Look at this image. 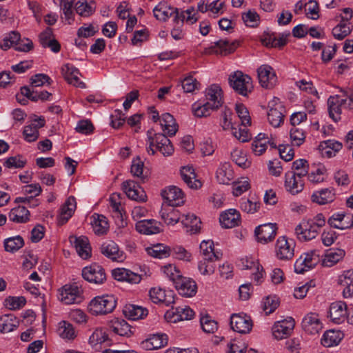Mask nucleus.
<instances>
[{
  "label": "nucleus",
  "mask_w": 353,
  "mask_h": 353,
  "mask_svg": "<svg viewBox=\"0 0 353 353\" xmlns=\"http://www.w3.org/2000/svg\"><path fill=\"white\" fill-rule=\"evenodd\" d=\"M203 260L198 265L199 270L203 275L212 274L215 271L214 261L222 257V253L214 252L212 241H203L200 244Z\"/></svg>",
  "instance_id": "nucleus-1"
},
{
  "label": "nucleus",
  "mask_w": 353,
  "mask_h": 353,
  "mask_svg": "<svg viewBox=\"0 0 353 353\" xmlns=\"http://www.w3.org/2000/svg\"><path fill=\"white\" fill-rule=\"evenodd\" d=\"M148 139L150 141V145L148 148V152L152 155L156 153L153 149H156L161 152L164 156H170L174 152V147L170 140L163 133H154V130L150 129L147 132Z\"/></svg>",
  "instance_id": "nucleus-2"
},
{
  "label": "nucleus",
  "mask_w": 353,
  "mask_h": 353,
  "mask_svg": "<svg viewBox=\"0 0 353 353\" xmlns=\"http://www.w3.org/2000/svg\"><path fill=\"white\" fill-rule=\"evenodd\" d=\"M117 305V300L112 295H103L94 297L88 305V310L94 315H104L112 312Z\"/></svg>",
  "instance_id": "nucleus-3"
},
{
  "label": "nucleus",
  "mask_w": 353,
  "mask_h": 353,
  "mask_svg": "<svg viewBox=\"0 0 353 353\" xmlns=\"http://www.w3.org/2000/svg\"><path fill=\"white\" fill-rule=\"evenodd\" d=\"M228 81L234 90L242 96L246 97L252 92L253 86L251 77L241 71L238 70L230 74Z\"/></svg>",
  "instance_id": "nucleus-4"
},
{
  "label": "nucleus",
  "mask_w": 353,
  "mask_h": 353,
  "mask_svg": "<svg viewBox=\"0 0 353 353\" xmlns=\"http://www.w3.org/2000/svg\"><path fill=\"white\" fill-rule=\"evenodd\" d=\"M154 16L157 19L166 21L170 17L174 16V23L183 26L185 20L183 12H179L177 8L168 6L165 2L159 3L153 10Z\"/></svg>",
  "instance_id": "nucleus-5"
},
{
  "label": "nucleus",
  "mask_w": 353,
  "mask_h": 353,
  "mask_svg": "<svg viewBox=\"0 0 353 353\" xmlns=\"http://www.w3.org/2000/svg\"><path fill=\"white\" fill-rule=\"evenodd\" d=\"M176 273H171L170 280L173 281L176 289L183 296L192 297L196 293L197 286L193 280L187 279L179 275V272L174 268Z\"/></svg>",
  "instance_id": "nucleus-6"
},
{
  "label": "nucleus",
  "mask_w": 353,
  "mask_h": 353,
  "mask_svg": "<svg viewBox=\"0 0 353 353\" xmlns=\"http://www.w3.org/2000/svg\"><path fill=\"white\" fill-rule=\"evenodd\" d=\"M81 274L85 281L95 284H103L106 280L104 268L97 263L83 268Z\"/></svg>",
  "instance_id": "nucleus-7"
},
{
  "label": "nucleus",
  "mask_w": 353,
  "mask_h": 353,
  "mask_svg": "<svg viewBox=\"0 0 353 353\" xmlns=\"http://www.w3.org/2000/svg\"><path fill=\"white\" fill-rule=\"evenodd\" d=\"M122 190L127 196L139 202H145L147 199L145 191L133 180H127L122 183Z\"/></svg>",
  "instance_id": "nucleus-8"
},
{
  "label": "nucleus",
  "mask_w": 353,
  "mask_h": 353,
  "mask_svg": "<svg viewBox=\"0 0 353 353\" xmlns=\"http://www.w3.org/2000/svg\"><path fill=\"white\" fill-rule=\"evenodd\" d=\"M320 228L311 224L309 220H303L295 228L297 237L301 241H310L314 239L319 234Z\"/></svg>",
  "instance_id": "nucleus-9"
},
{
  "label": "nucleus",
  "mask_w": 353,
  "mask_h": 353,
  "mask_svg": "<svg viewBox=\"0 0 353 353\" xmlns=\"http://www.w3.org/2000/svg\"><path fill=\"white\" fill-rule=\"evenodd\" d=\"M101 252L112 261L121 262L125 258L124 252L121 250L118 245L113 241H105L100 248Z\"/></svg>",
  "instance_id": "nucleus-10"
},
{
  "label": "nucleus",
  "mask_w": 353,
  "mask_h": 353,
  "mask_svg": "<svg viewBox=\"0 0 353 353\" xmlns=\"http://www.w3.org/2000/svg\"><path fill=\"white\" fill-rule=\"evenodd\" d=\"M230 326L234 331L241 334L249 333L252 327V321L250 316L233 314L230 317Z\"/></svg>",
  "instance_id": "nucleus-11"
},
{
  "label": "nucleus",
  "mask_w": 353,
  "mask_h": 353,
  "mask_svg": "<svg viewBox=\"0 0 353 353\" xmlns=\"http://www.w3.org/2000/svg\"><path fill=\"white\" fill-rule=\"evenodd\" d=\"M194 316V312L189 307H172L165 314V319L173 323L180 321L190 320Z\"/></svg>",
  "instance_id": "nucleus-12"
},
{
  "label": "nucleus",
  "mask_w": 353,
  "mask_h": 353,
  "mask_svg": "<svg viewBox=\"0 0 353 353\" xmlns=\"http://www.w3.org/2000/svg\"><path fill=\"white\" fill-rule=\"evenodd\" d=\"M258 78L263 88H272L276 82V76L271 66L263 65L257 70Z\"/></svg>",
  "instance_id": "nucleus-13"
},
{
  "label": "nucleus",
  "mask_w": 353,
  "mask_h": 353,
  "mask_svg": "<svg viewBox=\"0 0 353 353\" xmlns=\"http://www.w3.org/2000/svg\"><path fill=\"white\" fill-rule=\"evenodd\" d=\"M276 231V223H266L256 227L254 234L257 241L265 244L274 239Z\"/></svg>",
  "instance_id": "nucleus-14"
},
{
  "label": "nucleus",
  "mask_w": 353,
  "mask_h": 353,
  "mask_svg": "<svg viewBox=\"0 0 353 353\" xmlns=\"http://www.w3.org/2000/svg\"><path fill=\"white\" fill-rule=\"evenodd\" d=\"M82 290L77 285H65L61 292V301L65 304L79 303Z\"/></svg>",
  "instance_id": "nucleus-15"
},
{
  "label": "nucleus",
  "mask_w": 353,
  "mask_h": 353,
  "mask_svg": "<svg viewBox=\"0 0 353 353\" xmlns=\"http://www.w3.org/2000/svg\"><path fill=\"white\" fill-rule=\"evenodd\" d=\"M295 322L293 318L277 321L272 327V333L275 339H282L287 338L294 327Z\"/></svg>",
  "instance_id": "nucleus-16"
},
{
  "label": "nucleus",
  "mask_w": 353,
  "mask_h": 353,
  "mask_svg": "<svg viewBox=\"0 0 353 353\" xmlns=\"http://www.w3.org/2000/svg\"><path fill=\"white\" fill-rule=\"evenodd\" d=\"M69 241L74 246L78 254L82 259H87L90 256L91 248L88 237L85 236H81L79 237L70 236Z\"/></svg>",
  "instance_id": "nucleus-17"
},
{
  "label": "nucleus",
  "mask_w": 353,
  "mask_h": 353,
  "mask_svg": "<svg viewBox=\"0 0 353 353\" xmlns=\"http://www.w3.org/2000/svg\"><path fill=\"white\" fill-rule=\"evenodd\" d=\"M238 46V42L230 43L228 39H220L209 48V52L216 54L228 55L232 53Z\"/></svg>",
  "instance_id": "nucleus-18"
},
{
  "label": "nucleus",
  "mask_w": 353,
  "mask_h": 353,
  "mask_svg": "<svg viewBox=\"0 0 353 353\" xmlns=\"http://www.w3.org/2000/svg\"><path fill=\"white\" fill-rule=\"evenodd\" d=\"M276 254L280 260H290L294 256V248L285 236H281L276 244Z\"/></svg>",
  "instance_id": "nucleus-19"
},
{
  "label": "nucleus",
  "mask_w": 353,
  "mask_h": 353,
  "mask_svg": "<svg viewBox=\"0 0 353 353\" xmlns=\"http://www.w3.org/2000/svg\"><path fill=\"white\" fill-rule=\"evenodd\" d=\"M205 97L208 102L211 103V110H217L223 103V90L221 87L216 84H212L205 90Z\"/></svg>",
  "instance_id": "nucleus-20"
},
{
  "label": "nucleus",
  "mask_w": 353,
  "mask_h": 353,
  "mask_svg": "<svg viewBox=\"0 0 353 353\" xmlns=\"http://www.w3.org/2000/svg\"><path fill=\"white\" fill-rule=\"evenodd\" d=\"M301 325L306 332L311 334L319 333L322 328L319 315L312 312L303 318Z\"/></svg>",
  "instance_id": "nucleus-21"
},
{
  "label": "nucleus",
  "mask_w": 353,
  "mask_h": 353,
  "mask_svg": "<svg viewBox=\"0 0 353 353\" xmlns=\"http://www.w3.org/2000/svg\"><path fill=\"white\" fill-rule=\"evenodd\" d=\"M285 187L288 192L296 194L303 190L304 183L296 176L294 171H289L285 173Z\"/></svg>",
  "instance_id": "nucleus-22"
},
{
  "label": "nucleus",
  "mask_w": 353,
  "mask_h": 353,
  "mask_svg": "<svg viewBox=\"0 0 353 353\" xmlns=\"http://www.w3.org/2000/svg\"><path fill=\"white\" fill-rule=\"evenodd\" d=\"M168 340L165 334H152L141 343V347L146 350L159 349L166 345Z\"/></svg>",
  "instance_id": "nucleus-23"
},
{
  "label": "nucleus",
  "mask_w": 353,
  "mask_h": 353,
  "mask_svg": "<svg viewBox=\"0 0 353 353\" xmlns=\"http://www.w3.org/2000/svg\"><path fill=\"white\" fill-rule=\"evenodd\" d=\"M113 278L119 281H126L130 283H139L141 276L128 269L115 268L112 271Z\"/></svg>",
  "instance_id": "nucleus-24"
},
{
  "label": "nucleus",
  "mask_w": 353,
  "mask_h": 353,
  "mask_svg": "<svg viewBox=\"0 0 353 353\" xmlns=\"http://www.w3.org/2000/svg\"><path fill=\"white\" fill-rule=\"evenodd\" d=\"M160 223L154 219H144L138 221L135 225L137 231L143 234H154L161 232Z\"/></svg>",
  "instance_id": "nucleus-25"
},
{
  "label": "nucleus",
  "mask_w": 353,
  "mask_h": 353,
  "mask_svg": "<svg viewBox=\"0 0 353 353\" xmlns=\"http://www.w3.org/2000/svg\"><path fill=\"white\" fill-rule=\"evenodd\" d=\"M347 315V305L343 301L332 303L330 307V317L336 323L344 321Z\"/></svg>",
  "instance_id": "nucleus-26"
},
{
  "label": "nucleus",
  "mask_w": 353,
  "mask_h": 353,
  "mask_svg": "<svg viewBox=\"0 0 353 353\" xmlns=\"http://www.w3.org/2000/svg\"><path fill=\"white\" fill-rule=\"evenodd\" d=\"M219 221L224 228H232L240 223V214L234 209H230L220 215Z\"/></svg>",
  "instance_id": "nucleus-27"
},
{
  "label": "nucleus",
  "mask_w": 353,
  "mask_h": 353,
  "mask_svg": "<svg viewBox=\"0 0 353 353\" xmlns=\"http://www.w3.org/2000/svg\"><path fill=\"white\" fill-rule=\"evenodd\" d=\"M61 70L65 79L68 83L80 88L85 87V83L79 80V75L80 74V72L77 68L74 66H70L69 64H66L62 68Z\"/></svg>",
  "instance_id": "nucleus-28"
},
{
  "label": "nucleus",
  "mask_w": 353,
  "mask_h": 353,
  "mask_svg": "<svg viewBox=\"0 0 353 353\" xmlns=\"http://www.w3.org/2000/svg\"><path fill=\"white\" fill-rule=\"evenodd\" d=\"M161 196L170 206L173 207L179 204V202L176 201L183 199V193L180 188L171 186L162 190Z\"/></svg>",
  "instance_id": "nucleus-29"
},
{
  "label": "nucleus",
  "mask_w": 353,
  "mask_h": 353,
  "mask_svg": "<svg viewBox=\"0 0 353 353\" xmlns=\"http://www.w3.org/2000/svg\"><path fill=\"white\" fill-rule=\"evenodd\" d=\"M181 176L184 182L192 189H198L201 187V182L195 179L196 174L192 166H184L181 169Z\"/></svg>",
  "instance_id": "nucleus-30"
},
{
  "label": "nucleus",
  "mask_w": 353,
  "mask_h": 353,
  "mask_svg": "<svg viewBox=\"0 0 353 353\" xmlns=\"http://www.w3.org/2000/svg\"><path fill=\"white\" fill-rule=\"evenodd\" d=\"M312 201L319 205H325L332 202L335 199L334 188H325L314 192L311 196Z\"/></svg>",
  "instance_id": "nucleus-31"
},
{
  "label": "nucleus",
  "mask_w": 353,
  "mask_h": 353,
  "mask_svg": "<svg viewBox=\"0 0 353 353\" xmlns=\"http://www.w3.org/2000/svg\"><path fill=\"white\" fill-rule=\"evenodd\" d=\"M123 313L130 320H138L148 315V310L141 306L128 304L124 306Z\"/></svg>",
  "instance_id": "nucleus-32"
},
{
  "label": "nucleus",
  "mask_w": 353,
  "mask_h": 353,
  "mask_svg": "<svg viewBox=\"0 0 353 353\" xmlns=\"http://www.w3.org/2000/svg\"><path fill=\"white\" fill-rule=\"evenodd\" d=\"M110 327L117 334L130 336L132 334V327L125 320L114 319L110 323Z\"/></svg>",
  "instance_id": "nucleus-33"
},
{
  "label": "nucleus",
  "mask_w": 353,
  "mask_h": 353,
  "mask_svg": "<svg viewBox=\"0 0 353 353\" xmlns=\"http://www.w3.org/2000/svg\"><path fill=\"white\" fill-rule=\"evenodd\" d=\"M19 325V321L12 314H4L0 316V332L8 333L13 331Z\"/></svg>",
  "instance_id": "nucleus-34"
},
{
  "label": "nucleus",
  "mask_w": 353,
  "mask_h": 353,
  "mask_svg": "<svg viewBox=\"0 0 353 353\" xmlns=\"http://www.w3.org/2000/svg\"><path fill=\"white\" fill-rule=\"evenodd\" d=\"M30 212L24 206L19 205L12 208L9 213V219L11 221L24 223L30 220Z\"/></svg>",
  "instance_id": "nucleus-35"
},
{
  "label": "nucleus",
  "mask_w": 353,
  "mask_h": 353,
  "mask_svg": "<svg viewBox=\"0 0 353 353\" xmlns=\"http://www.w3.org/2000/svg\"><path fill=\"white\" fill-rule=\"evenodd\" d=\"M76 209V199L74 196H70L68 198L65 203L61 208V218L59 224L63 225L68 221L72 216Z\"/></svg>",
  "instance_id": "nucleus-36"
},
{
  "label": "nucleus",
  "mask_w": 353,
  "mask_h": 353,
  "mask_svg": "<svg viewBox=\"0 0 353 353\" xmlns=\"http://www.w3.org/2000/svg\"><path fill=\"white\" fill-rule=\"evenodd\" d=\"M344 256L345 251L342 249H329L325 254L323 265L331 267L342 259Z\"/></svg>",
  "instance_id": "nucleus-37"
},
{
  "label": "nucleus",
  "mask_w": 353,
  "mask_h": 353,
  "mask_svg": "<svg viewBox=\"0 0 353 353\" xmlns=\"http://www.w3.org/2000/svg\"><path fill=\"white\" fill-rule=\"evenodd\" d=\"M232 178L233 173L230 163L229 162L221 163L220 167L216 170V179L219 183L228 184Z\"/></svg>",
  "instance_id": "nucleus-38"
},
{
  "label": "nucleus",
  "mask_w": 353,
  "mask_h": 353,
  "mask_svg": "<svg viewBox=\"0 0 353 353\" xmlns=\"http://www.w3.org/2000/svg\"><path fill=\"white\" fill-rule=\"evenodd\" d=\"M342 336L343 334L339 330H327L323 335L321 344L325 347L336 345L342 339Z\"/></svg>",
  "instance_id": "nucleus-39"
},
{
  "label": "nucleus",
  "mask_w": 353,
  "mask_h": 353,
  "mask_svg": "<svg viewBox=\"0 0 353 353\" xmlns=\"http://www.w3.org/2000/svg\"><path fill=\"white\" fill-rule=\"evenodd\" d=\"M284 107L282 105L278 107H271L268 113V119L270 123L274 128L279 127L283 121L284 115L283 110Z\"/></svg>",
  "instance_id": "nucleus-40"
},
{
  "label": "nucleus",
  "mask_w": 353,
  "mask_h": 353,
  "mask_svg": "<svg viewBox=\"0 0 353 353\" xmlns=\"http://www.w3.org/2000/svg\"><path fill=\"white\" fill-rule=\"evenodd\" d=\"M146 252L150 256L159 259L167 258L172 253L171 248L169 246L161 243L147 248Z\"/></svg>",
  "instance_id": "nucleus-41"
},
{
  "label": "nucleus",
  "mask_w": 353,
  "mask_h": 353,
  "mask_svg": "<svg viewBox=\"0 0 353 353\" xmlns=\"http://www.w3.org/2000/svg\"><path fill=\"white\" fill-rule=\"evenodd\" d=\"M161 125L164 128L163 130H168V134L170 137L175 135L179 126L174 117L170 113H165L161 115Z\"/></svg>",
  "instance_id": "nucleus-42"
},
{
  "label": "nucleus",
  "mask_w": 353,
  "mask_h": 353,
  "mask_svg": "<svg viewBox=\"0 0 353 353\" xmlns=\"http://www.w3.org/2000/svg\"><path fill=\"white\" fill-rule=\"evenodd\" d=\"M328 112L330 118L336 122L341 119V108L338 96L330 97L327 100Z\"/></svg>",
  "instance_id": "nucleus-43"
},
{
  "label": "nucleus",
  "mask_w": 353,
  "mask_h": 353,
  "mask_svg": "<svg viewBox=\"0 0 353 353\" xmlns=\"http://www.w3.org/2000/svg\"><path fill=\"white\" fill-rule=\"evenodd\" d=\"M96 10L95 2L91 1L88 3L86 1H79L76 3L75 10L79 15L86 17L92 15Z\"/></svg>",
  "instance_id": "nucleus-44"
},
{
  "label": "nucleus",
  "mask_w": 353,
  "mask_h": 353,
  "mask_svg": "<svg viewBox=\"0 0 353 353\" xmlns=\"http://www.w3.org/2000/svg\"><path fill=\"white\" fill-rule=\"evenodd\" d=\"M24 245L23 239L18 235L14 237L6 239L4 241V248L6 251L14 252L19 250Z\"/></svg>",
  "instance_id": "nucleus-45"
},
{
  "label": "nucleus",
  "mask_w": 353,
  "mask_h": 353,
  "mask_svg": "<svg viewBox=\"0 0 353 353\" xmlns=\"http://www.w3.org/2000/svg\"><path fill=\"white\" fill-rule=\"evenodd\" d=\"M182 223L185 228H190L192 233H196L201 229V220L194 214H187L185 219L182 220Z\"/></svg>",
  "instance_id": "nucleus-46"
},
{
  "label": "nucleus",
  "mask_w": 353,
  "mask_h": 353,
  "mask_svg": "<svg viewBox=\"0 0 353 353\" xmlns=\"http://www.w3.org/2000/svg\"><path fill=\"white\" fill-rule=\"evenodd\" d=\"M144 162L139 156H137L132 161L131 165V173L134 176L141 178L143 182H145L147 176L143 174Z\"/></svg>",
  "instance_id": "nucleus-47"
},
{
  "label": "nucleus",
  "mask_w": 353,
  "mask_h": 353,
  "mask_svg": "<svg viewBox=\"0 0 353 353\" xmlns=\"http://www.w3.org/2000/svg\"><path fill=\"white\" fill-rule=\"evenodd\" d=\"M345 217V214L343 213L334 214L328 219L327 223L332 228L344 230L351 227L349 223H344Z\"/></svg>",
  "instance_id": "nucleus-48"
},
{
  "label": "nucleus",
  "mask_w": 353,
  "mask_h": 353,
  "mask_svg": "<svg viewBox=\"0 0 353 353\" xmlns=\"http://www.w3.org/2000/svg\"><path fill=\"white\" fill-rule=\"evenodd\" d=\"M231 159L236 165L242 168H247L250 166L251 163L248 161L246 155L242 150L234 149L231 152Z\"/></svg>",
  "instance_id": "nucleus-49"
},
{
  "label": "nucleus",
  "mask_w": 353,
  "mask_h": 353,
  "mask_svg": "<svg viewBox=\"0 0 353 353\" xmlns=\"http://www.w3.org/2000/svg\"><path fill=\"white\" fill-rule=\"evenodd\" d=\"M260 203L256 199L250 197L248 199H242L240 204L241 209L247 212L254 214L259 208Z\"/></svg>",
  "instance_id": "nucleus-50"
},
{
  "label": "nucleus",
  "mask_w": 353,
  "mask_h": 353,
  "mask_svg": "<svg viewBox=\"0 0 353 353\" xmlns=\"http://www.w3.org/2000/svg\"><path fill=\"white\" fill-rule=\"evenodd\" d=\"M26 303L24 296H8L5 300V305L11 310H19Z\"/></svg>",
  "instance_id": "nucleus-51"
},
{
  "label": "nucleus",
  "mask_w": 353,
  "mask_h": 353,
  "mask_svg": "<svg viewBox=\"0 0 353 353\" xmlns=\"http://www.w3.org/2000/svg\"><path fill=\"white\" fill-rule=\"evenodd\" d=\"M109 341L108 335L103 329H96L90 336L89 343L92 345L101 344Z\"/></svg>",
  "instance_id": "nucleus-52"
},
{
  "label": "nucleus",
  "mask_w": 353,
  "mask_h": 353,
  "mask_svg": "<svg viewBox=\"0 0 353 353\" xmlns=\"http://www.w3.org/2000/svg\"><path fill=\"white\" fill-rule=\"evenodd\" d=\"M200 323L202 330L206 333H214L218 329L217 322L208 314L201 318Z\"/></svg>",
  "instance_id": "nucleus-53"
},
{
  "label": "nucleus",
  "mask_w": 353,
  "mask_h": 353,
  "mask_svg": "<svg viewBox=\"0 0 353 353\" xmlns=\"http://www.w3.org/2000/svg\"><path fill=\"white\" fill-rule=\"evenodd\" d=\"M94 225L95 227V233L98 234H103L105 233L108 228V223L106 221L105 216L101 214H94L93 215Z\"/></svg>",
  "instance_id": "nucleus-54"
},
{
  "label": "nucleus",
  "mask_w": 353,
  "mask_h": 353,
  "mask_svg": "<svg viewBox=\"0 0 353 353\" xmlns=\"http://www.w3.org/2000/svg\"><path fill=\"white\" fill-rule=\"evenodd\" d=\"M235 110L241 121V125L245 127L251 125V118L247 108L243 103L236 104Z\"/></svg>",
  "instance_id": "nucleus-55"
},
{
  "label": "nucleus",
  "mask_w": 353,
  "mask_h": 353,
  "mask_svg": "<svg viewBox=\"0 0 353 353\" xmlns=\"http://www.w3.org/2000/svg\"><path fill=\"white\" fill-rule=\"evenodd\" d=\"M290 135L292 142L294 145L300 146L305 141V135L302 129L293 127L290 130Z\"/></svg>",
  "instance_id": "nucleus-56"
},
{
  "label": "nucleus",
  "mask_w": 353,
  "mask_h": 353,
  "mask_svg": "<svg viewBox=\"0 0 353 353\" xmlns=\"http://www.w3.org/2000/svg\"><path fill=\"white\" fill-rule=\"evenodd\" d=\"M59 335L63 339H72L75 336L74 330L72 324L65 321L60 323Z\"/></svg>",
  "instance_id": "nucleus-57"
},
{
  "label": "nucleus",
  "mask_w": 353,
  "mask_h": 353,
  "mask_svg": "<svg viewBox=\"0 0 353 353\" xmlns=\"http://www.w3.org/2000/svg\"><path fill=\"white\" fill-rule=\"evenodd\" d=\"M75 0H61L60 8L63 10L65 19L74 20V11L72 10Z\"/></svg>",
  "instance_id": "nucleus-58"
},
{
  "label": "nucleus",
  "mask_w": 353,
  "mask_h": 353,
  "mask_svg": "<svg viewBox=\"0 0 353 353\" xmlns=\"http://www.w3.org/2000/svg\"><path fill=\"white\" fill-rule=\"evenodd\" d=\"M242 19L247 26L254 28L258 26L260 17L255 11L249 10L242 14Z\"/></svg>",
  "instance_id": "nucleus-59"
},
{
  "label": "nucleus",
  "mask_w": 353,
  "mask_h": 353,
  "mask_svg": "<svg viewBox=\"0 0 353 353\" xmlns=\"http://www.w3.org/2000/svg\"><path fill=\"white\" fill-rule=\"evenodd\" d=\"M161 218L168 225L175 224L180 219L179 212L174 208L170 209L169 212L162 210Z\"/></svg>",
  "instance_id": "nucleus-60"
},
{
  "label": "nucleus",
  "mask_w": 353,
  "mask_h": 353,
  "mask_svg": "<svg viewBox=\"0 0 353 353\" xmlns=\"http://www.w3.org/2000/svg\"><path fill=\"white\" fill-rule=\"evenodd\" d=\"M51 82V79L45 74H37L30 78V85L32 87L42 86L45 83L50 85Z\"/></svg>",
  "instance_id": "nucleus-61"
},
{
  "label": "nucleus",
  "mask_w": 353,
  "mask_h": 353,
  "mask_svg": "<svg viewBox=\"0 0 353 353\" xmlns=\"http://www.w3.org/2000/svg\"><path fill=\"white\" fill-rule=\"evenodd\" d=\"M199 85L200 83L196 79L192 76L185 77L181 81V86L185 92H192L194 90L198 88V85Z\"/></svg>",
  "instance_id": "nucleus-62"
},
{
  "label": "nucleus",
  "mask_w": 353,
  "mask_h": 353,
  "mask_svg": "<svg viewBox=\"0 0 353 353\" xmlns=\"http://www.w3.org/2000/svg\"><path fill=\"white\" fill-rule=\"evenodd\" d=\"M165 290L161 288H152L149 291L150 298L154 303H160L165 301Z\"/></svg>",
  "instance_id": "nucleus-63"
},
{
  "label": "nucleus",
  "mask_w": 353,
  "mask_h": 353,
  "mask_svg": "<svg viewBox=\"0 0 353 353\" xmlns=\"http://www.w3.org/2000/svg\"><path fill=\"white\" fill-rule=\"evenodd\" d=\"M280 157L285 161H290L294 157V151L289 145H279L278 147Z\"/></svg>",
  "instance_id": "nucleus-64"
}]
</instances>
